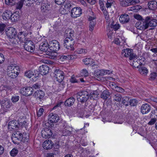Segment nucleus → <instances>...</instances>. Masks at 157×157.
<instances>
[{
    "label": "nucleus",
    "mask_w": 157,
    "mask_h": 157,
    "mask_svg": "<svg viewBox=\"0 0 157 157\" xmlns=\"http://www.w3.org/2000/svg\"><path fill=\"white\" fill-rule=\"evenodd\" d=\"M20 69L15 64H11L8 67L6 72L8 75L12 78H16L18 75Z\"/></svg>",
    "instance_id": "obj_1"
},
{
    "label": "nucleus",
    "mask_w": 157,
    "mask_h": 157,
    "mask_svg": "<svg viewBox=\"0 0 157 157\" xmlns=\"http://www.w3.org/2000/svg\"><path fill=\"white\" fill-rule=\"evenodd\" d=\"M77 97L78 101L83 103L87 101L89 99V93L87 91L83 90L77 93Z\"/></svg>",
    "instance_id": "obj_2"
},
{
    "label": "nucleus",
    "mask_w": 157,
    "mask_h": 157,
    "mask_svg": "<svg viewBox=\"0 0 157 157\" xmlns=\"http://www.w3.org/2000/svg\"><path fill=\"white\" fill-rule=\"evenodd\" d=\"M26 39L25 36L24 35L23 32H21L18 33L17 36L16 35L14 39H12L10 40V42L13 45H16L25 42Z\"/></svg>",
    "instance_id": "obj_3"
},
{
    "label": "nucleus",
    "mask_w": 157,
    "mask_h": 157,
    "mask_svg": "<svg viewBox=\"0 0 157 157\" xmlns=\"http://www.w3.org/2000/svg\"><path fill=\"white\" fill-rule=\"evenodd\" d=\"M39 72L37 70H34L33 71L31 70H27L25 73V76L28 78H30L32 76L33 81H36L39 77Z\"/></svg>",
    "instance_id": "obj_4"
},
{
    "label": "nucleus",
    "mask_w": 157,
    "mask_h": 157,
    "mask_svg": "<svg viewBox=\"0 0 157 157\" xmlns=\"http://www.w3.org/2000/svg\"><path fill=\"white\" fill-rule=\"evenodd\" d=\"M74 44L75 41L73 38H66L63 43L64 46L71 51L74 50Z\"/></svg>",
    "instance_id": "obj_5"
},
{
    "label": "nucleus",
    "mask_w": 157,
    "mask_h": 157,
    "mask_svg": "<svg viewBox=\"0 0 157 157\" xmlns=\"http://www.w3.org/2000/svg\"><path fill=\"white\" fill-rule=\"evenodd\" d=\"M0 103L2 108L5 110L11 108L13 105L10 100L6 98L0 100Z\"/></svg>",
    "instance_id": "obj_6"
},
{
    "label": "nucleus",
    "mask_w": 157,
    "mask_h": 157,
    "mask_svg": "<svg viewBox=\"0 0 157 157\" xmlns=\"http://www.w3.org/2000/svg\"><path fill=\"white\" fill-rule=\"evenodd\" d=\"M6 33L8 37L10 38V41L12 39H14L17 35L16 29L13 27L9 28L6 30Z\"/></svg>",
    "instance_id": "obj_7"
},
{
    "label": "nucleus",
    "mask_w": 157,
    "mask_h": 157,
    "mask_svg": "<svg viewBox=\"0 0 157 157\" xmlns=\"http://www.w3.org/2000/svg\"><path fill=\"white\" fill-rule=\"evenodd\" d=\"M24 47L25 50L31 52H33L35 49V45L31 40H26L25 42Z\"/></svg>",
    "instance_id": "obj_8"
},
{
    "label": "nucleus",
    "mask_w": 157,
    "mask_h": 157,
    "mask_svg": "<svg viewBox=\"0 0 157 157\" xmlns=\"http://www.w3.org/2000/svg\"><path fill=\"white\" fill-rule=\"evenodd\" d=\"M147 17L145 19H143L140 22L136 23V26L138 27V29L140 30H144L148 28L149 26L148 22L146 20Z\"/></svg>",
    "instance_id": "obj_9"
},
{
    "label": "nucleus",
    "mask_w": 157,
    "mask_h": 157,
    "mask_svg": "<svg viewBox=\"0 0 157 157\" xmlns=\"http://www.w3.org/2000/svg\"><path fill=\"white\" fill-rule=\"evenodd\" d=\"M33 87H26L23 88L20 90V92L23 95L26 96H30L33 93Z\"/></svg>",
    "instance_id": "obj_10"
},
{
    "label": "nucleus",
    "mask_w": 157,
    "mask_h": 157,
    "mask_svg": "<svg viewBox=\"0 0 157 157\" xmlns=\"http://www.w3.org/2000/svg\"><path fill=\"white\" fill-rule=\"evenodd\" d=\"M60 48L59 43L57 40H52L49 45V49L52 51H57Z\"/></svg>",
    "instance_id": "obj_11"
},
{
    "label": "nucleus",
    "mask_w": 157,
    "mask_h": 157,
    "mask_svg": "<svg viewBox=\"0 0 157 157\" xmlns=\"http://www.w3.org/2000/svg\"><path fill=\"white\" fill-rule=\"evenodd\" d=\"M22 137V134L19 131L14 132L12 134V140L13 142L15 144H18L20 140Z\"/></svg>",
    "instance_id": "obj_12"
},
{
    "label": "nucleus",
    "mask_w": 157,
    "mask_h": 157,
    "mask_svg": "<svg viewBox=\"0 0 157 157\" xmlns=\"http://www.w3.org/2000/svg\"><path fill=\"white\" fill-rule=\"evenodd\" d=\"M82 13V10L80 7H74L71 10V16L74 18L79 16Z\"/></svg>",
    "instance_id": "obj_13"
},
{
    "label": "nucleus",
    "mask_w": 157,
    "mask_h": 157,
    "mask_svg": "<svg viewBox=\"0 0 157 157\" xmlns=\"http://www.w3.org/2000/svg\"><path fill=\"white\" fill-rule=\"evenodd\" d=\"M56 80L59 83L62 82L64 78V73L61 71L58 70H56L54 72Z\"/></svg>",
    "instance_id": "obj_14"
},
{
    "label": "nucleus",
    "mask_w": 157,
    "mask_h": 157,
    "mask_svg": "<svg viewBox=\"0 0 157 157\" xmlns=\"http://www.w3.org/2000/svg\"><path fill=\"white\" fill-rule=\"evenodd\" d=\"M49 71V67L47 65H42L39 67V71L42 75H46L48 73Z\"/></svg>",
    "instance_id": "obj_15"
},
{
    "label": "nucleus",
    "mask_w": 157,
    "mask_h": 157,
    "mask_svg": "<svg viewBox=\"0 0 157 157\" xmlns=\"http://www.w3.org/2000/svg\"><path fill=\"white\" fill-rule=\"evenodd\" d=\"M49 121L52 123H56L59 120V117L56 113H51L48 116Z\"/></svg>",
    "instance_id": "obj_16"
},
{
    "label": "nucleus",
    "mask_w": 157,
    "mask_h": 157,
    "mask_svg": "<svg viewBox=\"0 0 157 157\" xmlns=\"http://www.w3.org/2000/svg\"><path fill=\"white\" fill-rule=\"evenodd\" d=\"M146 20L148 21L149 26L154 27L157 25V20L154 19L152 17L147 16Z\"/></svg>",
    "instance_id": "obj_17"
},
{
    "label": "nucleus",
    "mask_w": 157,
    "mask_h": 157,
    "mask_svg": "<svg viewBox=\"0 0 157 157\" xmlns=\"http://www.w3.org/2000/svg\"><path fill=\"white\" fill-rule=\"evenodd\" d=\"M151 110L150 105L148 104H143L141 107V112L143 114L147 113Z\"/></svg>",
    "instance_id": "obj_18"
},
{
    "label": "nucleus",
    "mask_w": 157,
    "mask_h": 157,
    "mask_svg": "<svg viewBox=\"0 0 157 157\" xmlns=\"http://www.w3.org/2000/svg\"><path fill=\"white\" fill-rule=\"evenodd\" d=\"M18 123L16 121H10L8 124V128L11 131L12 129H15L16 128L19 127Z\"/></svg>",
    "instance_id": "obj_19"
},
{
    "label": "nucleus",
    "mask_w": 157,
    "mask_h": 157,
    "mask_svg": "<svg viewBox=\"0 0 157 157\" xmlns=\"http://www.w3.org/2000/svg\"><path fill=\"white\" fill-rule=\"evenodd\" d=\"M45 95L44 92L41 90H38L35 92L33 96L37 99L41 100L42 99Z\"/></svg>",
    "instance_id": "obj_20"
},
{
    "label": "nucleus",
    "mask_w": 157,
    "mask_h": 157,
    "mask_svg": "<svg viewBox=\"0 0 157 157\" xmlns=\"http://www.w3.org/2000/svg\"><path fill=\"white\" fill-rule=\"evenodd\" d=\"M54 145V143L51 140H48L45 141L43 144V146L44 149H51Z\"/></svg>",
    "instance_id": "obj_21"
},
{
    "label": "nucleus",
    "mask_w": 157,
    "mask_h": 157,
    "mask_svg": "<svg viewBox=\"0 0 157 157\" xmlns=\"http://www.w3.org/2000/svg\"><path fill=\"white\" fill-rule=\"evenodd\" d=\"M42 132V136L45 138H50L53 134L52 130L47 128L45 129Z\"/></svg>",
    "instance_id": "obj_22"
},
{
    "label": "nucleus",
    "mask_w": 157,
    "mask_h": 157,
    "mask_svg": "<svg viewBox=\"0 0 157 157\" xmlns=\"http://www.w3.org/2000/svg\"><path fill=\"white\" fill-rule=\"evenodd\" d=\"M72 6L71 3L69 2H66L64 8L63 14H67L68 12H70V10L71 8H72Z\"/></svg>",
    "instance_id": "obj_23"
},
{
    "label": "nucleus",
    "mask_w": 157,
    "mask_h": 157,
    "mask_svg": "<svg viewBox=\"0 0 157 157\" xmlns=\"http://www.w3.org/2000/svg\"><path fill=\"white\" fill-rule=\"evenodd\" d=\"M29 0H20L19 3L17 5L16 8L17 9L20 10L23 6V4L25 5L26 6H29L31 4V3Z\"/></svg>",
    "instance_id": "obj_24"
},
{
    "label": "nucleus",
    "mask_w": 157,
    "mask_h": 157,
    "mask_svg": "<svg viewBox=\"0 0 157 157\" xmlns=\"http://www.w3.org/2000/svg\"><path fill=\"white\" fill-rule=\"evenodd\" d=\"M82 61L86 65L93 66L95 65V62L94 61V60L90 58H87L84 59L82 60Z\"/></svg>",
    "instance_id": "obj_25"
},
{
    "label": "nucleus",
    "mask_w": 157,
    "mask_h": 157,
    "mask_svg": "<svg viewBox=\"0 0 157 157\" xmlns=\"http://www.w3.org/2000/svg\"><path fill=\"white\" fill-rule=\"evenodd\" d=\"M65 32V36L66 37V38H72V37L74 36V32L71 29H67Z\"/></svg>",
    "instance_id": "obj_26"
},
{
    "label": "nucleus",
    "mask_w": 157,
    "mask_h": 157,
    "mask_svg": "<svg viewBox=\"0 0 157 157\" xmlns=\"http://www.w3.org/2000/svg\"><path fill=\"white\" fill-rule=\"evenodd\" d=\"M20 17L19 12H16L12 14L10 19L13 22H16L19 20Z\"/></svg>",
    "instance_id": "obj_27"
},
{
    "label": "nucleus",
    "mask_w": 157,
    "mask_h": 157,
    "mask_svg": "<svg viewBox=\"0 0 157 157\" xmlns=\"http://www.w3.org/2000/svg\"><path fill=\"white\" fill-rule=\"evenodd\" d=\"M120 21L122 23L128 22L129 20V16L127 14L122 15L119 17Z\"/></svg>",
    "instance_id": "obj_28"
},
{
    "label": "nucleus",
    "mask_w": 157,
    "mask_h": 157,
    "mask_svg": "<svg viewBox=\"0 0 157 157\" xmlns=\"http://www.w3.org/2000/svg\"><path fill=\"white\" fill-rule=\"evenodd\" d=\"M12 13L10 10H6L3 13L2 15L3 18L5 20L11 19Z\"/></svg>",
    "instance_id": "obj_29"
},
{
    "label": "nucleus",
    "mask_w": 157,
    "mask_h": 157,
    "mask_svg": "<svg viewBox=\"0 0 157 157\" xmlns=\"http://www.w3.org/2000/svg\"><path fill=\"white\" fill-rule=\"evenodd\" d=\"M75 101V100L73 97H71L65 101L64 105L67 106H71L74 104Z\"/></svg>",
    "instance_id": "obj_30"
},
{
    "label": "nucleus",
    "mask_w": 157,
    "mask_h": 157,
    "mask_svg": "<svg viewBox=\"0 0 157 157\" xmlns=\"http://www.w3.org/2000/svg\"><path fill=\"white\" fill-rule=\"evenodd\" d=\"M39 48L41 51L47 52L49 48V45L47 43H42L40 44Z\"/></svg>",
    "instance_id": "obj_31"
},
{
    "label": "nucleus",
    "mask_w": 157,
    "mask_h": 157,
    "mask_svg": "<svg viewBox=\"0 0 157 157\" xmlns=\"http://www.w3.org/2000/svg\"><path fill=\"white\" fill-rule=\"evenodd\" d=\"M148 6L150 9L154 10L157 7V2L155 1H149L148 3Z\"/></svg>",
    "instance_id": "obj_32"
},
{
    "label": "nucleus",
    "mask_w": 157,
    "mask_h": 157,
    "mask_svg": "<svg viewBox=\"0 0 157 157\" xmlns=\"http://www.w3.org/2000/svg\"><path fill=\"white\" fill-rule=\"evenodd\" d=\"M132 52V49L126 48L122 50V54L125 57H128Z\"/></svg>",
    "instance_id": "obj_33"
},
{
    "label": "nucleus",
    "mask_w": 157,
    "mask_h": 157,
    "mask_svg": "<svg viewBox=\"0 0 157 157\" xmlns=\"http://www.w3.org/2000/svg\"><path fill=\"white\" fill-rule=\"evenodd\" d=\"M19 2V0H6L5 1V3L9 6H12L17 4H18Z\"/></svg>",
    "instance_id": "obj_34"
},
{
    "label": "nucleus",
    "mask_w": 157,
    "mask_h": 157,
    "mask_svg": "<svg viewBox=\"0 0 157 157\" xmlns=\"http://www.w3.org/2000/svg\"><path fill=\"white\" fill-rule=\"evenodd\" d=\"M114 100L116 101L119 102L122 98L121 95L119 93L112 94V96Z\"/></svg>",
    "instance_id": "obj_35"
},
{
    "label": "nucleus",
    "mask_w": 157,
    "mask_h": 157,
    "mask_svg": "<svg viewBox=\"0 0 157 157\" xmlns=\"http://www.w3.org/2000/svg\"><path fill=\"white\" fill-rule=\"evenodd\" d=\"M110 93L107 90H104L101 94V97L104 99H106L110 95Z\"/></svg>",
    "instance_id": "obj_36"
},
{
    "label": "nucleus",
    "mask_w": 157,
    "mask_h": 157,
    "mask_svg": "<svg viewBox=\"0 0 157 157\" xmlns=\"http://www.w3.org/2000/svg\"><path fill=\"white\" fill-rule=\"evenodd\" d=\"M50 5L48 3H43L41 5V10L43 12H45L46 10L50 9Z\"/></svg>",
    "instance_id": "obj_37"
},
{
    "label": "nucleus",
    "mask_w": 157,
    "mask_h": 157,
    "mask_svg": "<svg viewBox=\"0 0 157 157\" xmlns=\"http://www.w3.org/2000/svg\"><path fill=\"white\" fill-rule=\"evenodd\" d=\"M139 70L141 74L144 75H147L148 72L147 69L145 67H140L139 68Z\"/></svg>",
    "instance_id": "obj_38"
},
{
    "label": "nucleus",
    "mask_w": 157,
    "mask_h": 157,
    "mask_svg": "<svg viewBox=\"0 0 157 157\" xmlns=\"http://www.w3.org/2000/svg\"><path fill=\"white\" fill-rule=\"evenodd\" d=\"M138 101L136 99H130L129 102V104L131 106H134L137 105Z\"/></svg>",
    "instance_id": "obj_39"
},
{
    "label": "nucleus",
    "mask_w": 157,
    "mask_h": 157,
    "mask_svg": "<svg viewBox=\"0 0 157 157\" xmlns=\"http://www.w3.org/2000/svg\"><path fill=\"white\" fill-rule=\"evenodd\" d=\"M121 5L122 6H129V0H120Z\"/></svg>",
    "instance_id": "obj_40"
},
{
    "label": "nucleus",
    "mask_w": 157,
    "mask_h": 157,
    "mask_svg": "<svg viewBox=\"0 0 157 157\" xmlns=\"http://www.w3.org/2000/svg\"><path fill=\"white\" fill-rule=\"evenodd\" d=\"M19 98L20 97L19 96L14 95L12 96L11 100L13 103H14L17 102Z\"/></svg>",
    "instance_id": "obj_41"
},
{
    "label": "nucleus",
    "mask_w": 157,
    "mask_h": 157,
    "mask_svg": "<svg viewBox=\"0 0 157 157\" xmlns=\"http://www.w3.org/2000/svg\"><path fill=\"white\" fill-rule=\"evenodd\" d=\"M150 117H152L157 120V109L151 111L150 113Z\"/></svg>",
    "instance_id": "obj_42"
},
{
    "label": "nucleus",
    "mask_w": 157,
    "mask_h": 157,
    "mask_svg": "<svg viewBox=\"0 0 157 157\" xmlns=\"http://www.w3.org/2000/svg\"><path fill=\"white\" fill-rule=\"evenodd\" d=\"M129 98H128L125 97L122 98V103L126 106H127L129 105Z\"/></svg>",
    "instance_id": "obj_43"
},
{
    "label": "nucleus",
    "mask_w": 157,
    "mask_h": 157,
    "mask_svg": "<svg viewBox=\"0 0 157 157\" xmlns=\"http://www.w3.org/2000/svg\"><path fill=\"white\" fill-rule=\"evenodd\" d=\"M18 153V150L14 148L10 152V154L11 156L15 157L17 155Z\"/></svg>",
    "instance_id": "obj_44"
},
{
    "label": "nucleus",
    "mask_w": 157,
    "mask_h": 157,
    "mask_svg": "<svg viewBox=\"0 0 157 157\" xmlns=\"http://www.w3.org/2000/svg\"><path fill=\"white\" fill-rule=\"evenodd\" d=\"M96 21H91L90 22L89 26V30L90 31H92L94 29V25H95Z\"/></svg>",
    "instance_id": "obj_45"
},
{
    "label": "nucleus",
    "mask_w": 157,
    "mask_h": 157,
    "mask_svg": "<svg viewBox=\"0 0 157 157\" xmlns=\"http://www.w3.org/2000/svg\"><path fill=\"white\" fill-rule=\"evenodd\" d=\"M76 52L78 54H85L87 52V50L85 49L79 48H78Z\"/></svg>",
    "instance_id": "obj_46"
},
{
    "label": "nucleus",
    "mask_w": 157,
    "mask_h": 157,
    "mask_svg": "<svg viewBox=\"0 0 157 157\" xmlns=\"http://www.w3.org/2000/svg\"><path fill=\"white\" fill-rule=\"evenodd\" d=\"M119 27L120 25L119 24H115L113 26H112V27L111 29H110V28H109V31H111V30H113V29H114L115 31H116L118 30Z\"/></svg>",
    "instance_id": "obj_47"
},
{
    "label": "nucleus",
    "mask_w": 157,
    "mask_h": 157,
    "mask_svg": "<svg viewBox=\"0 0 157 157\" xmlns=\"http://www.w3.org/2000/svg\"><path fill=\"white\" fill-rule=\"evenodd\" d=\"M157 76V74L156 72H152L150 75L149 79L150 80H154Z\"/></svg>",
    "instance_id": "obj_48"
},
{
    "label": "nucleus",
    "mask_w": 157,
    "mask_h": 157,
    "mask_svg": "<svg viewBox=\"0 0 157 157\" xmlns=\"http://www.w3.org/2000/svg\"><path fill=\"white\" fill-rule=\"evenodd\" d=\"M57 53L56 51H52L50 55V56L49 58L52 59H54L56 57Z\"/></svg>",
    "instance_id": "obj_49"
},
{
    "label": "nucleus",
    "mask_w": 157,
    "mask_h": 157,
    "mask_svg": "<svg viewBox=\"0 0 157 157\" xmlns=\"http://www.w3.org/2000/svg\"><path fill=\"white\" fill-rule=\"evenodd\" d=\"M157 120L154 118H152L150 121L148 122V125H153L156 122Z\"/></svg>",
    "instance_id": "obj_50"
},
{
    "label": "nucleus",
    "mask_w": 157,
    "mask_h": 157,
    "mask_svg": "<svg viewBox=\"0 0 157 157\" xmlns=\"http://www.w3.org/2000/svg\"><path fill=\"white\" fill-rule=\"evenodd\" d=\"M6 26L5 24H0V33H2L4 31Z\"/></svg>",
    "instance_id": "obj_51"
},
{
    "label": "nucleus",
    "mask_w": 157,
    "mask_h": 157,
    "mask_svg": "<svg viewBox=\"0 0 157 157\" xmlns=\"http://www.w3.org/2000/svg\"><path fill=\"white\" fill-rule=\"evenodd\" d=\"M81 75L86 77L88 75V73L86 69H83L81 71Z\"/></svg>",
    "instance_id": "obj_52"
},
{
    "label": "nucleus",
    "mask_w": 157,
    "mask_h": 157,
    "mask_svg": "<svg viewBox=\"0 0 157 157\" xmlns=\"http://www.w3.org/2000/svg\"><path fill=\"white\" fill-rule=\"evenodd\" d=\"M97 75L102 76L105 75V72L104 70H99L97 72Z\"/></svg>",
    "instance_id": "obj_53"
},
{
    "label": "nucleus",
    "mask_w": 157,
    "mask_h": 157,
    "mask_svg": "<svg viewBox=\"0 0 157 157\" xmlns=\"http://www.w3.org/2000/svg\"><path fill=\"white\" fill-rule=\"evenodd\" d=\"M63 134L64 136H70L71 134V132L65 129L63 131Z\"/></svg>",
    "instance_id": "obj_54"
},
{
    "label": "nucleus",
    "mask_w": 157,
    "mask_h": 157,
    "mask_svg": "<svg viewBox=\"0 0 157 157\" xmlns=\"http://www.w3.org/2000/svg\"><path fill=\"white\" fill-rule=\"evenodd\" d=\"M113 2L112 0H107V2L106 4V6L107 8L110 7L112 4L113 3Z\"/></svg>",
    "instance_id": "obj_55"
},
{
    "label": "nucleus",
    "mask_w": 157,
    "mask_h": 157,
    "mask_svg": "<svg viewBox=\"0 0 157 157\" xmlns=\"http://www.w3.org/2000/svg\"><path fill=\"white\" fill-rule=\"evenodd\" d=\"M114 90L120 93L123 92L124 91V90L123 88L117 86Z\"/></svg>",
    "instance_id": "obj_56"
},
{
    "label": "nucleus",
    "mask_w": 157,
    "mask_h": 157,
    "mask_svg": "<svg viewBox=\"0 0 157 157\" xmlns=\"http://www.w3.org/2000/svg\"><path fill=\"white\" fill-rule=\"evenodd\" d=\"M55 3L58 5L63 4L65 2L66 0H54Z\"/></svg>",
    "instance_id": "obj_57"
},
{
    "label": "nucleus",
    "mask_w": 157,
    "mask_h": 157,
    "mask_svg": "<svg viewBox=\"0 0 157 157\" xmlns=\"http://www.w3.org/2000/svg\"><path fill=\"white\" fill-rule=\"evenodd\" d=\"M140 2L139 0H129V6L131 5H134Z\"/></svg>",
    "instance_id": "obj_58"
},
{
    "label": "nucleus",
    "mask_w": 157,
    "mask_h": 157,
    "mask_svg": "<svg viewBox=\"0 0 157 157\" xmlns=\"http://www.w3.org/2000/svg\"><path fill=\"white\" fill-rule=\"evenodd\" d=\"M90 97L91 99H96L97 98L98 95L96 94L93 92L92 94H90Z\"/></svg>",
    "instance_id": "obj_59"
},
{
    "label": "nucleus",
    "mask_w": 157,
    "mask_h": 157,
    "mask_svg": "<svg viewBox=\"0 0 157 157\" xmlns=\"http://www.w3.org/2000/svg\"><path fill=\"white\" fill-rule=\"evenodd\" d=\"M44 111V109L43 108H40L37 113V116L38 117L41 116L42 115Z\"/></svg>",
    "instance_id": "obj_60"
},
{
    "label": "nucleus",
    "mask_w": 157,
    "mask_h": 157,
    "mask_svg": "<svg viewBox=\"0 0 157 157\" xmlns=\"http://www.w3.org/2000/svg\"><path fill=\"white\" fill-rule=\"evenodd\" d=\"M40 87V85L38 83H36L33 84L32 87L33 88H34L35 89H39Z\"/></svg>",
    "instance_id": "obj_61"
},
{
    "label": "nucleus",
    "mask_w": 157,
    "mask_h": 157,
    "mask_svg": "<svg viewBox=\"0 0 157 157\" xmlns=\"http://www.w3.org/2000/svg\"><path fill=\"white\" fill-rule=\"evenodd\" d=\"M110 86L111 88L113 90H114L116 87L117 86V85L115 83L113 82H112L111 83H110Z\"/></svg>",
    "instance_id": "obj_62"
},
{
    "label": "nucleus",
    "mask_w": 157,
    "mask_h": 157,
    "mask_svg": "<svg viewBox=\"0 0 157 157\" xmlns=\"http://www.w3.org/2000/svg\"><path fill=\"white\" fill-rule=\"evenodd\" d=\"M136 55L134 53H132V52L131 53V54L129 56V59L130 60H131L132 59H135L136 57Z\"/></svg>",
    "instance_id": "obj_63"
},
{
    "label": "nucleus",
    "mask_w": 157,
    "mask_h": 157,
    "mask_svg": "<svg viewBox=\"0 0 157 157\" xmlns=\"http://www.w3.org/2000/svg\"><path fill=\"white\" fill-rule=\"evenodd\" d=\"M138 64V63L137 61H133L132 63V64L131 65L134 67H137V68H139V66H137Z\"/></svg>",
    "instance_id": "obj_64"
}]
</instances>
